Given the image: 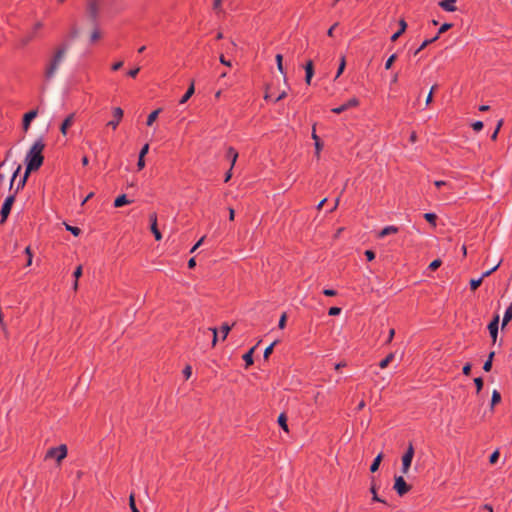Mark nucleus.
Here are the masks:
<instances>
[{"label":"nucleus","mask_w":512,"mask_h":512,"mask_svg":"<svg viewBox=\"0 0 512 512\" xmlns=\"http://www.w3.org/2000/svg\"><path fill=\"white\" fill-rule=\"evenodd\" d=\"M45 143L43 138H38L28 150L25 157V165L28 173L37 171L43 165Z\"/></svg>","instance_id":"nucleus-1"},{"label":"nucleus","mask_w":512,"mask_h":512,"mask_svg":"<svg viewBox=\"0 0 512 512\" xmlns=\"http://www.w3.org/2000/svg\"><path fill=\"white\" fill-rule=\"evenodd\" d=\"M70 44L67 41H64L62 44L58 46L55 50L52 58L46 66L44 76L47 80H50L54 77L60 63L62 62Z\"/></svg>","instance_id":"nucleus-2"},{"label":"nucleus","mask_w":512,"mask_h":512,"mask_svg":"<svg viewBox=\"0 0 512 512\" xmlns=\"http://www.w3.org/2000/svg\"><path fill=\"white\" fill-rule=\"evenodd\" d=\"M99 10H100V1L99 0H89L87 3V15L91 20L93 26H97L98 18H99Z\"/></svg>","instance_id":"nucleus-3"},{"label":"nucleus","mask_w":512,"mask_h":512,"mask_svg":"<svg viewBox=\"0 0 512 512\" xmlns=\"http://www.w3.org/2000/svg\"><path fill=\"white\" fill-rule=\"evenodd\" d=\"M15 197H16V195L13 193V194L7 196L6 199L4 200L1 210H0V216H1L0 224H4L6 222L8 216L10 215L12 206L15 202Z\"/></svg>","instance_id":"nucleus-4"},{"label":"nucleus","mask_w":512,"mask_h":512,"mask_svg":"<svg viewBox=\"0 0 512 512\" xmlns=\"http://www.w3.org/2000/svg\"><path fill=\"white\" fill-rule=\"evenodd\" d=\"M411 485H409L403 476H395L394 478V485L393 489L396 491V493L402 497L406 493H408L411 490Z\"/></svg>","instance_id":"nucleus-5"},{"label":"nucleus","mask_w":512,"mask_h":512,"mask_svg":"<svg viewBox=\"0 0 512 512\" xmlns=\"http://www.w3.org/2000/svg\"><path fill=\"white\" fill-rule=\"evenodd\" d=\"M67 456V447L64 444H61L58 447L50 448L46 453V458H55L59 463Z\"/></svg>","instance_id":"nucleus-6"},{"label":"nucleus","mask_w":512,"mask_h":512,"mask_svg":"<svg viewBox=\"0 0 512 512\" xmlns=\"http://www.w3.org/2000/svg\"><path fill=\"white\" fill-rule=\"evenodd\" d=\"M488 330L492 339V343L495 344L498 336L499 329V315H495L488 324Z\"/></svg>","instance_id":"nucleus-7"},{"label":"nucleus","mask_w":512,"mask_h":512,"mask_svg":"<svg viewBox=\"0 0 512 512\" xmlns=\"http://www.w3.org/2000/svg\"><path fill=\"white\" fill-rule=\"evenodd\" d=\"M37 115V109H32L23 115L22 128L24 132H27L29 130L31 122L37 117Z\"/></svg>","instance_id":"nucleus-8"},{"label":"nucleus","mask_w":512,"mask_h":512,"mask_svg":"<svg viewBox=\"0 0 512 512\" xmlns=\"http://www.w3.org/2000/svg\"><path fill=\"white\" fill-rule=\"evenodd\" d=\"M123 110L120 108V107H115L113 109V120L109 121L107 123V126H110L112 127V129H116L120 123V121L122 120L123 118Z\"/></svg>","instance_id":"nucleus-9"},{"label":"nucleus","mask_w":512,"mask_h":512,"mask_svg":"<svg viewBox=\"0 0 512 512\" xmlns=\"http://www.w3.org/2000/svg\"><path fill=\"white\" fill-rule=\"evenodd\" d=\"M149 220H150V223H151V232L153 233L155 239L157 241L161 240L162 239V234L161 232L159 231L158 227H157V214L155 212L151 213L149 215Z\"/></svg>","instance_id":"nucleus-10"},{"label":"nucleus","mask_w":512,"mask_h":512,"mask_svg":"<svg viewBox=\"0 0 512 512\" xmlns=\"http://www.w3.org/2000/svg\"><path fill=\"white\" fill-rule=\"evenodd\" d=\"M75 114L71 113L69 114L61 123L60 125V132L62 135H67L68 129L73 125L74 123Z\"/></svg>","instance_id":"nucleus-11"},{"label":"nucleus","mask_w":512,"mask_h":512,"mask_svg":"<svg viewBox=\"0 0 512 512\" xmlns=\"http://www.w3.org/2000/svg\"><path fill=\"white\" fill-rule=\"evenodd\" d=\"M457 0H441L438 5L441 7L444 11L447 12H455L457 10L456 7Z\"/></svg>","instance_id":"nucleus-12"},{"label":"nucleus","mask_w":512,"mask_h":512,"mask_svg":"<svg viewBox=\"0 0 512 512\" xmlns=\"http://www.w3.org/2000/svg\"><path fill=\"white\" fill-rule=\"evenodd\" d=\"M305 69V82L306 84H311V79L314 75V64L312 60H308L304 66Z\"/></svg>","instance_id":"nucleus-13"},{"label":"nucleus","mask_w":512,"mask_h":512,"mask_svg":"<svg viewBox=\"0 0 512 512\" xmlns=\"http://www.w3.org/2000/svg\"><path fill=\"white\" fill-rule=\"evenodd\" d=\"M398 24H399V29L390 38L392 42H395L396 40H398V38L400 36H402L407 29V22L405 21L404 18H401L399 20Z\"/></svg>","instance_id":"nucleus-14"},{"label":"nucleus","mask_w":512,"mask_h":512,"mask_svg":"<svg viewBox=\"0 0 512 512\" xmlns=\"http://www.w3.org/2000/svg\"><path fill=\"white\" fill-rule=\"evenodd\" d=\"M399 228L394 225H389L384 227L377 235L378 238H384L390 234H396L398 233Z\"/></svg>","instance_id":"nucleus-15"},{"label":"nucleus","mask_w":512,"mask_h":512,"mask_svg":"<svg viewBox=\"0 0 512 512\" xmlns=\"http://www.w3.org/2000/svg\"><path fill=\"white\" fill-rule=\"evenodd\" d=\"M370 492L372 494V500L375 501V502H380V503H383L385 505H387V502L380 498L377 494V487H376V483H375V477H372V481H371V486H370Z\"/></svg>","instance_id":"nucleus-16"},{"label":"nucleus","mask_w":512,"mask_h":512,"mask_svg":"<svg viewBox=\"0 0 512 512\" xmlns=\"http://www.w3.org/2000/svg\"><path fill=\"white\" fill-rule=\"evenodd\" d=\"M257 345L256 346H253L251 349H249L243 356V360L245 361V366L246 368H248L249 366L253 365L254 363V359H253V353L256 349Z\"/></svg>","instance_id":"nucleus-17"},{"label":"nucleus","mask_w":512,"mask_h":512,"mask_svg":"<svg viewBox=\"0 0 512 512\" xmlns=\"http://www.w3.org/2000/svg\"><path fill=\"white\" fill-rule=\"evenodd\" d=\"M226 157L231 161V168H233L238 158L237 150L233 147H229L226 152Z\"/></svg>","instance_id":"nucleus-18"},{"label":"nucleus","mask_w":512,"mask_h":512,"mask_svg":"<svg viewBox=\"0 0 512 512\" xmlns=\"http://www.w3.org/2000/svg\"><path fill=\"white\" fill-rule=\"evenodd\" d=\"M131 201L127 198L126 194H121L114 200V207L119 208L123 207L124 205L130 204Z\"/></svg>","instance_id":"nucleus-19"},{"label":"nucleus","mask_w":512,"mask_h":512,"mask_svg":"<svg viewBox=\"0 0 512 512\" xmlns=\"http://www.w3.org/2000/svg\"><path fill=\"white\" fill-rule=\"evenodd\" d=\"M194 92H195L194 82H191V84L188 87L187 91L185 92V94L179 100V104L186 103L191 98V96L194 94Z\"/></svg>","instance_id":"nucleus-20"},{"label":"nucleus","mask_w":512,"mask_h":512,"mask_svg":"<svg viewBox=\"0 0 512 512\" xmlns=\"http://www.w3.org/2000/svg\"><path fill=\"white\" fill-rule=\"evenodd\" d=\"M30 174H31V173H28V172H27V169H25L24 175L20 178V180H19V181H18V183H17L16 189H15V192H14V194H15V195H16L20 190H22V189L25 187V185H26V183H27V180H28V178H29V175H30Z\"/></svg>","instance_id":"nucleus-21"},{"label":"nucleus","mask_w":512,"mask_h":512,"mask_svg":"<svg viewBox=\"0 0 512 512\" xmlns=\"http://www.w3.org/2000/svg\"><path fill=\"white\" fill-rule=\"evenodd\" d=\"M383 460V453H379L373 460L372 464L370 465V471L372 473H375L378 469Z\"/></svg>","instance_id":"nucleus-22"},{"label":"nucleus","mask_w":512,"mask_h":512,"mask_svg":"<svg viewBox=\"0 0 512 512\" xmlns=\"http://www.w3.org/2000/svg\"><path fill=\"white\" fill-rule=\"evenodd\" d=\"M512 320V303L507 307L503 319H502V329Z\"/></svg>","instance_id":"nucleus-23"},{"label":"nucleus","mask_w":512,"mask_h":512,"mask_svg":"<svg viewBox=\"0 0 512 512\" xmlns=\"http://www.w3.org/2000/svg\"><path fill=\"white\" fill-rule=\"evenodd\" d=\"M312 139L315 141V149H316V153L319 154L320 151L322 150L323 148V143L321 142L320 138L318 137V135L316 134V131H315V126L313 127V131H312Z\"/></svg>","instance_id":"nucleus-24"},{"label":"nucleus","mask_w":512,"mask_h":512,"mask_svg":"<svg viewBox=\"0 0 512 512\" xmlns=\"http://www.w3.org/2000/svg\"><path fill=\"white\" fill-rule=\"evenodd\" d=\"M102 37L101 31L99 29V25L94 26V29L90 35V43L94 44L96 41H98Z\"/></svg>","instance_id":"nucleus-25"},{"label":"nucleus","mask_w":512,"mask_h":512,"mask_svg":"<svg viewBox=\"0 0 512 512\" xmlns=\"http://www.w3.org/2000/svg\"><path fill=\"white\" fill-rule=\"evenodd\" d=\"M413 458L402 456V468L401 471L403 474H407L409 471V468L411 466Z\"/></svg>","instance_id":"nucleus-26"},{"label":"nucleus","mask_w":512,"mask_h":512,"mask_svg":"<svg viewBox=\"0 0 512 512\" xmlns=\"http://www.w3.org/2000/svg\"><path fill=\"white\" fill-rule=\"evenodd\" d=\"M394 357H395L394 353H389L384 359H382L379 362V367L381 369L387 368L388 365L393 361Z\"/></svg>","instance_id":"nucleus-27"},{"label":"nucleus","mask_w":512,"mask_h":512,"mask_svg":"<svg viewBox=\"0 0 512 512\" xmlns=\"http://www.w3.org/2000/svg\"><path fill=\"white\" fill-rule=\"evenodd\" d=\"M501 402V394L498 390H494L491 396V410L494 409V406Z\"/></svg>","instance_id":"nucleus-28"},{"label":"nucleus","mask_w":512,"mask_h":512,"mask_svg":"<svg viewBox=\"0 0 512 512\" xmlns=\"http://www.w3.org/2000/svg\"><path fill=\"white\" fill-rule=\"evenodd\" d=\"M275 60H276V63H277V68H278V71L284 76L286 77V71L284 69V66H283V56L281 54H277L275 56Z\"/></svg>","instance_id":"nucleus-29"},{"label":"nucleus","mask_w":512,"mask_h":512,"mask_svg":"<svg viewBox=\"0 0 512 512\" xmlns=\"http://www.w3.org/2000/svg\"><path fill=\"white\" fill-rule=\"evenodd\" d=\"M279 426L286 432H288L287 416L285 413H281L277 420Z\"/></svg>","instance_id":"nucleus-30"},{"label":"nucleus","mask_w":512,"mask_h":512,"mask_svg":"<svg viewBox=\"0 0 512 512\" xmlns=\"http://www.w3.org/2000/svg\"><path fill=\"white\" fill-rule=\"evenodd\" d=\"M438 39V35H435L431 39H426L422 42L419 48L414 52V55H417L421 50L425 49L429 44L435 42Z\"/></svg>","instance_id":"nucleus-31"},{"label":"nucleus","mask_w":512,"mask_h":512,"mask_svg":"<svg viewBox=\"0 0 512 512\" xmlns=\"http://www.w3.org/2000/svg\"><path fill=\"white\" fill-rule=\"evenodd\" d=\"M160 112H161V108H159V109H156V110L152 111V112L148 115V117H147V122H146V124H147L148 126H151V125L155 122V120L157 119V117H158V115H159V113H160Z\"/></svg>","instance_id":"nucleus-32"},{"label":"nucleus","mask_w":512,"mask_h":512,"mask_svg":"<svg viewBox=\"0 0 512 512\" xmlns=\"http://www.w3.org/2000/svg\"><path fill=\"white\" fill-rule=\"evenodd\" d=\"M483 279L482 275L477 279H471L469 282L471 291H476L481 286Z\"/></svg>","instance_id":"nucleus-33"},{"label":"nucleus","mask_w":512,"mask_h":512,"mask_svg":"<svg viewBox=\"0 0 512 512\" xmlns=\"http://www.w3.org/2000/svg\"><path fill=\"white\" fill-rule=\"evenodd\" d=\"M424 219L430 223L431 225L433 226H436V221H437V215L435 213H432V212H428V213H425L423 215Z\"/></svg>","instance_id":"nucleus-34"},{"label":"nucleus","mask_w":512,"mask_h":512,"mask_svg":"<svg viewBox=\"0 0 512 512\" xmlns=\"http://www.w3.org/2000/svg\"><path fill=\"white\" fill-rule=\"evenodd\" d=\"M343 105L344 107H346V110H348L350 108L357 107L359 105V100L356 97H352L351 99L343 103Z\"/></svg>","instance_id":"nucleus-35"},{"label":"nucleus","mask_w":512,"mask_h":512,"mask_svg":"<svg viewBox=\"0 0 512 512\" xmlns=\"http://www.w3.org/2000/svg\"><path fill=\"white\" fill-rule=\"evenodd\" d=\"M345 67H346V60H345V56H341L340 58V63H339V67H338V70H337V73H336V76H335V79H337L345 70Z\"/></svg>","instance_id":"nucleus-36"},{"label":"nucleus","mask_w":512,"mask_h":512,"mask_svg":"<svg viewBox=\"0 0 512 512\" xmlns=\"http://www.w3.org/2000/svg\"><path fill=\"white\" fill-rule=\"evenodd\" d=\"M437 89H438V85L437 84H435V85H433L431 87L430 92H429V94H428V96L426 98V102H425L426 106H428V105H430L432 103V101H433V94L435 93V91Z\"/></svg>","instance_id":"nucleus-37"},{"label":"nucleus","mask_w":512,"mask_h":512,"mask_svg":"<svg viewBox=\"0 0 512 512\" xmlns=\"http://www.w3.org/2000/svg\"><path fill=\"white\" fill-rule=\"evenodd\" d=\"M129 506H130L132 512H140L136 506L134 493H131L129 496Z\"/></svg>","instance_id":"nucleus-38"},{"label":"nucleus","mask_w":512,"mask_h":512,"mask_svg":"<svg viewBox=\"0 0 512 512\" xmlns=\"http://www.w3.org/2000/svg\"><path fill=\"white\" fill-rule=\"evenodd\" d=\"M453 27V24L452 23H444L440 26L439 30H438V33L436 35H438V37L447 32L449 29H451Z\"/></svg>","instance_id":"nucleus-39"},{"label":"nucleus","mask_w":512,"mask_h":512,"mask_svg":"<svg viewBox=\"0 0 512 512\" xmlns=\"http://www.w3.org/2000/svg\"><path fill=\"white\" fill-rule=\"evenodd\" d=\"M204 333L212 334V346H215L217 343V330L216 328H208Z\"/></svg>","instance_id":"nucleus-40"},{"label":"nucleus","mask_w":512,"mask_h":512,"mask_svg":"<svg viewBox=\"0 0 512 512\" xmlns=\"http://www.w3.org/2000/svg\"><path fill=\"white\" fill-rule=\"evenodd\" d=\"M66 230L71 232L74 236H79L81 234V229L76 226L66 224Z\"/></svg>","instance_id":"nucleus-41"},{"label":"nucleus","mask_w":512,"mask_h":512,"mask_svg":"<svg viewBox=\"0 0 512 512\" xmlns=\"http://www.w3.org/2000/svg\"><path fill=\"white\" fill-rule=\"evenodd\" d=\"M501 262H502V260H500L494 267L488 268V270L482 274V278H486V277L490 276L493 272H495L499 268Z\"/></svg>","instance_id":"nucleus-42"},{"label":"nucleus","mask_w":512,"mask_h":512,"mask_svg":"<svg viewBox=\"0 0 512 512\" xmlns=\"http://www.w3.org/2000/svg\"><path fill=\"white\" fill-rule=\"evenodd\" d=\"M474 384H475V386H476V391H477V393H479V392L482 390L483 385H484L483 378H482V377H476V378L474 379Z\"/></svg>","instance_id":"nucleus-43"},{"label":"nucleus","mask_w":512,"mask_h":512,"mask_svg":"<svg viewBox=\"0 0 512 512\" xmlns=\"http://www.w3.org/2000/svg\"><path fill=\"white\" fill-rule=\"evenodd\" d=\"M441 264H442V261H441L440 259H435V260H433V261L429 264V267H428V268H429L431 271H435V270H437V269L441 266Z\"/></svg>","instance_id":"nucleus-44"},{"label":"nucleus","mask_w":512,"mask_h":512,"mask_svg":"<svg viewBox=\"0 0 512 512\" xmlns=\"http://www.w3.org/2000/svg\"><path fill=\"white\" fill-rule=\"evenodd\" d=\"M231 330V327L227 324V323H224L222 326H221V333H222V339L225 340L228 333L230 332Z\"/></svg>","instance_id":"nucleus-45"},{"label":"nucleus","mask_w":512,"mask_h":512,"mask_svg":"<svg viewBox=\"0 0 512 512\" xmlns=\"http://www.w3.org/2000/svg\"><path fill=\"white\" fill-rule=\"evenodd\" d=\"M397 58V55L396 54H392L387 60H386V63H385V69H390L393 65V63L395 62Z\"/></svg>","instance_id":"nucleus-46"},{"label":"nucleus","mask_w":512,"mask_h":512,"mask_svg":"<svg viewBox=\"0 0 512 512\" xmlns=\"http://www.w3.org/2000/svg\"><path fill=\"white\" fill-rule=\"evenodd\" d=\"M286 323H287V314L284 312L281 316H280V319H279V322H278V327L280 329H284L285 326H286Z\"/></svg>","instance_id":"nucleus-47"},{"label":"nucleus","mask_w":512,"mask_h":512,"mask_svg":"<svg viewBox=\"0 0 512 512\" xmlns=\"http://www.w3.org/2000/svg\"><path fill=\"white\" fill-rule=\"evenodd\" d=\"M276 342H273L271 343L265 350H264V354H263V357L264 359H268L269 356L271 355V353L273 352V348L275 346Z\"/></svg>","instance_id":"nucleus-48"},{"label":"nucleus","mask_w":512,"mask_h":512,"mask_svg":"<svg viewBox=\"0 0 512 512\" xmlns=\"http://www.w3.org/2000/svg\"><path fill=\"white\" fill-rule=\"evenodd\" d=\"M403 456L410 457V458L414 457V447H413L412 442L409 443V445H408L405 453L403 454Z\"/></svg>","instance_id":"nucleus-49"},{"label":"nucleus","mask_w":512,"mask_h":512,"mask_svg":"<svg viewBox=\"0 0 512 512\" xmlns=\"http://www.w3.org/2000/svg\"><path fill=\"white\" fill-rule=\"evenodd\" d=\"M471 126L475 132H480L483 129L484 124L482 121H475Z\"/></svg>","instance_id":"nucleus-50"},{"label":"nucleus","mask_w":512,"mask_h":512,"mask_svg":"<svg viewBox=\"0 0 512 512\" xmlns=\"http://www.w3.org/2000/svg\"><path fill=\"white\" fill-rule=\"evenodd\" d=\"M364 255H365L366 260H367L368 262L373 261V260L375 259V257H376V254H375V252H374L373 250H366V251L364 252Z\"/></svg>","instance_id":"nucleus-51"},{"label":"nucleus","mask_w":512,"mask_h":512,"mask_svg":"<svg viewBox=\"0 0 512 512\" xmlns=\"http://www.w3.org/2000/svg\"><path fill=\"white\" fill-rule=\"evenodd\" d=\"M78 35H79V30H78V28H77L75 25H74V26H72V27H71V30H70V32H69V35H68L69 39H75V38H77V37H78Z\"/></svg>","instance_id":"nucleus-52"},{"label":"nucleus","mask_w":512,"mask_h":512,"mask_svg":"<svg viewBox=\"0 0 512 512\" xmlns=\"http://www.w3.org/2000/svg\"><path fill=\"white\" fill-rule=\"evenodd\" d=\"M341 311L342 310H341L340 307L334 306V307L329 308L328 315L329 316H337V315H339L341 313Z\"/></svg>","instance_id":"nucleus-53"},{"label":"nucleus","mask_w":512,"mask_h":512,"mask_svg":"<svg viewBox=\"0 0 512 512\" xmlns=\"http://www.w3.org/2000/svg\"><path fill=\"white\" fill-rule=\"evenodd\" d=\"M82 273H83V268H82V265H78L76 267V269L74 270L73 272V277L78 280L81 276H82Z\"/></svg>","instance_id":"nucleus-54"},{"label":"nucleus","mask_w":512,"mask_h":512,"mask_svg":"<svg viewBox=\"0 0 512 512\" xmlns=\"http://www.w3.org/2000/svg\"><path fill=\"white\" fill-rule=\"evenodd\" d=\"M471 369H472V364L467 362L463 368H462V373L465 375V376H469L471 374Z\"/></svg>","instance_id":"nucleus-55"},{"label":"nucleus","mask_w":512,"mask_h":512,"mask_svg":"<svg viewBox=\"0 0 512 512\" xmlns=\"http://www.w3.org/2000/svg\"><path fill=\"white\" fill-rule=\"evenodd\" d=\"M21 169H22L21 165H18L16 170L14 171L12 178H11V182H10V189H12L14 181H15L16 177L18 176V174L20 173Z\"/></svg>","instance_id":"nucleus-56"},{"label":"nucleus","mask_w":512,"mask_h":512,"mask_svg":"<svg viewBox=\"0 0 512 512\" xmlns=\"http://www.w3.org/2000/svg\"><path fill=\"white\" fill-rule=\"evenodd\" d=\"M499 455H500V454H499V452H498L497 450H496V451H494V452L490 455V457H489V462H490V464H495V463H497V461H498V459H499Z\"/></svg>","instance_id":"nucleus-57"},{"label":"nucleus","mask_w":512,"mask_h":512,"mask_svg":"<svg viewBox=\"0 0 512 512\" xmlns=\"http://www.w3.org/2000/svg\"><path fill=\"white\" fill-rule=\"evenodd\" d=\"M502 124H503V120L501 119V120H499V122H498V124H497V127H496V129H495V131H494V132H493V134L491 135V139H492V140H496V139H497V136H498V133H499V130H500V128H501V126H502Z\"/></svg>","instance_id":"nucleus-58"},{"label":"nucleus","mask_w":512,"mask_h":512,"mask_svg":"<svg viewBox=\"0 0 512 512\" xmlns=\"http://www.w3.org/2000/svg\"><path fill=\"white\" fill-rule=\"evenodd\" d=\"M192 374V368L190 365H187L185 366V368L183 369V375L185 377L186 380H188L190 378Z\"/></svg>","instance_id":"nucleus-59"},{"label":"nucleus","mask_w":512,"mask_h":512,"mask_svg":"<svg viewBox=\"0 0 512 512\" xmlns=\"http://www.w3.org/2000/svg\"><path fill=\"white\" fill-rule=\"evenodd\" d=\"M323 294L327 297H333L337 295V291L334 289L326 288L323 290Z\"/></svg>","instance_id":"nucleus-60"},{"label":"nucleus","mask_w":512,"mask_h":512,"mask_svg":"<svg viewBox=\"0 0 512 512\" xmlns=\"http://www.w3.org/2000/svg\"><path fill=\"white\" fill-rule=\"evenodd\" d=\"M148 151H149V144L146 143L141 148V150L139 152V157L145 158V155L148 153Z\"/></svg>","instance_id":"nucleus-61"},{"label":"nucleus","mask_w":512,"mask_h":512,"mask_svg":"<svg viewBox=\"0 0 512 512\" xmlns=\"http://www.w3.org/2000/svg\"><path fill=\"white\" fill-rule=\"evenodd\" d=\"M492 365H493V362H491V360H486V361L484 362V365H483V370H484L485 372H490V371H491V369H492Z\"/></svg>","instance_id":"nucleus-62"},{"label":"nucleus","mask_w":512,"mask_h":512,"mask_svg":"<svg viewBox=\"0 0 512 512\" xmlns=\"http://www.w3.org/2000/svg\"><path fill=\"white\" fill-rule=\"evenodd\" d=\"M140 71V68L137 67V68H134V69H131L127 72V76L131 77V78H135L137 76V74L139 73Z\"/></svg>","instance_id":"nucleus-63"},{"label":"nucleus","mask_w":512,"mask_h":512,"mask_svg":"<svg viewBox=\"0 0 512 512\" xmlns=\"http://www.w3.org/2000/svg\"><path fill=\"white\" fill-rule=\"evenodd\" d=\"M144 167H145V159L138 156V161H137V168H138V170L140 171Z\"/></svg>","instance_id":"nucleus-64"}]
</instances>
